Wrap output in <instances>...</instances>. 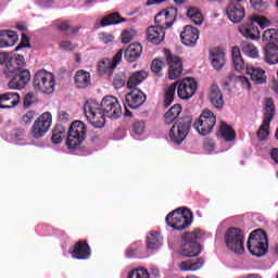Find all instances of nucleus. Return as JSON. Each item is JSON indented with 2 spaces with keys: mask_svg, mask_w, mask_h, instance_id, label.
<instances>
[{
  "mask_svg": "<svg viewBox=\"0 0 278 278\" xmlns=\"http://www.w3.org/2000/svg\"><path fill=\"white\" fill-rule=\"evenodd\" d=\"M74 83L78 88H88V86L91 84L90 73L86 72L85 70L77 71L74 76Z\"/></svg>",
  "mask_w": 278,
  "mask_h": 278,
  "instance_id": "c756f323",
  "label": "nucleus"
},
{
  "mask_svg": "<svg viewBox=\"0 0 278 278\" xmlns=\"http://www.w3.org/2000/svg\"><path fill=\"white\" fill-rule=\"evenodd\" d=\"M84 114L92 127L98 129L105 127V117L108 116L97 100L89 99L85 102Z\"/></svg>",
  "mask_w": 278,
  "mask_h": 278,
  "instance_id": "f257e3e1",
  "label": "nucleus"
},
{
  "mask_svg": "<svg viewBox=\"0 0 278 278\" xmlns=\"http://www.w3.org/2000/svg\"><path fill=\"white\" fill-rule=\"evenodd\" d=\"M208 100L216 110H223L225 106V97L223 96V91H220V87H218V85H212L208 88Z\"/></svg>",
  "mask_w": 278,
  "mask_h": 278,
  "instance_id": "412c9836",
  "label": "nucleus"
},
{
  "mask_svg": "<svg viewBox=\"0 0 278 278\" xmlns=\"http://www.w3.org/2000/svg\"><path fill=\"white\" fill-rule=\"evenodd\" d=\"M204 148L206 151H214V142L213 141H205L204 142Z\"/></svg>",
  "mask_w": 278,
  "mask_h": 278,
  "instance_id": "0e129e2a",
  "label": "nucleus"
},
{
  "mask_svg": "<svg viewBox=\"0 0 278 278\" xmlns=\"http://www.w3.org/2000/svg\"><path fill=\"white\" fill-rule=\"evenodd\" d=\"M90 247L86 242L79 241L75 247L72 253V256L75 260H88L90 257Z\"/></svg>",
  "mask_w": 278,
  "mask_h": 278,
  "instance_id": "c85d7f7f",
  "label": "nucleus"
},
{
  "mask_svg": "<svg viewBox=\"0 0 278 278\" xmlns=\"http://www.w3.org/2000/svg\"><path fill=\"white\" fill-rule=\"evenodd\" d=\"M55 27H56V29H60V31H66V29H68V23L67 22H56Z\"/></svg>",
  "mask_w": 278,
  "mask_h": 278,
  "instance_id": "052dcab7",
  "label": "nucleus"
},
{
  "mask_svg": "<svg viewBox=\"0 0 278 278\" xmlns=\"http://www.w3.org/2000/svg\"><path fill=\"white\" fill-rule=\"evenodd\" d=\"M166 62L168 65V79H179V76L184 73V63L177 55L170 54L168 50L165 51Z\"/></svg>",
  "mask_w": 278,
  "mask_h": 278,
  "instance_id": "4468645a",
  "label": "nucleus"
},
{
  "mask_svg": "<svg viewBox=\"0 0 278 278\" xmlns=\"http://www.w3.org/2000/svg\"><path fill=\"white\" fill-rule=\"evenodd\" d=\"M187 16L191 23L194 25H202L203 24V13L198 8H190L187 10Z\"/></svg>",
  "mask_w": 278,
  "mask_h": 278,
  "instance_id": "4c0bfd02",
  "label": "nucleus"
},
{
  "mask_svg": "<svg viewBox=\"0 0 278 278\" xmlns=\"http://www.w3.org/2000/svg\"><path fill=\"white\" fill-rule=\"evenodd\" d=\"M241 49L242 52L248 55V58H260V50H257V47L255 45L249 42V41H243L241 43Z\"/></svg>",
  "mask_w": 278,
  "mask_h": 278,
  "instance_id": "58836bf2",
  "label": "nucleus"
},
{
  "mask_svg": "<svg viewBox=\"0 0 278 278\" xmlns=\"http://www.w3.org/2000/svg\"><path fill=\"white\" fill-rule=\"evenodd\" d=\"M0 65L4 66V75L12 77V74L18 73L20 68H25V56L16 53L0 52Z\"/></svg>",
  "mask_w": 278,
  "mask_h": 278,
  "instance_id": "20e7f679",
  "label": "nucleus"
},
{
  "mask_svg": "<svg viewBox=\"0 0 278 278\" xmlns=\"http://www.w3.org/2000/svg\"><path fill=\"white\" fill-rule=\"evenodd\" d=\"M128 278H149V271L144 268L134 269L129 273Z\"/></svg>",
  "mask_w": 278,
  "mask_h": 278,
  "instance_id": "09e8293b",
  "label": "nucleus"
},
{
  "mask_svg": "<svg viewBox=\"0 0 278 278\" xmlns=\"http://www.w3.org/2000/svg\"><path fill=\"white\" fill-rule=\"evenodd\" d=\"M21 103V94L18 92H7L0 94V110H12Z\"/></svg>",
  "mask_w": 278,
  "mask_h": 278,
  "instance_id": "4be33fe9",
  "label": "nucleus"
},
{
  "mask_svg": "<svg viewBox=\"0 0 278 278\" xmlns=\"http://www.w3.org/2000/svg\"><path fill=\"white\" fill-rule=\"evenodd\" d=\"M273 116H275V101H273L270 98H266L264 118H269V121H273Z\"/></svg>",
  "mask_w": 278,
  "mask_h": 278,
  "instance_id": "c03bdc74",
  "label": "nucleus"
},
{
  "mask_svg": "<svg viewBox=\"0 0 278 278\" xmlns=\"http://www.w3.org/2000/svg\"><path fill=\"white\" fill-rule=\"evenodd\" d=\"M181 114V104H174L164 115V122L166 125H173Z\"/></svg>",
  "mask_w": 278,
  "mask_h": 278,
  "instance_id": "72a5a7b5",
  "label": "nucleus"
},
{
  "mask_svg": "<svg viewBox=\"0 0 278 278\" xmlns=\"http://www.w3.org/2000/svg\"><path fill=\"white\" fill-rule=\"evenodd\" d=\"M245 72L256 85L266 84L268 77L262 67L247 66Z\"/></svg>",
  "mask_w": 278,
  "mask_h": 278,
  "instance_id": "a878e982",
  "label": "nucleus"
},
{
  "mask_svg": "<svg viewBox=\"0 0 278 278\" xmlns=\"http://www.w3.org/2000/svg\"><path fill=\"white\" fill-rule=\"evenodd\" d=\"M184 1H186V0H174V2L177 3V5H181V3H184Z\"/></svg>",
  "mask_w": 278,
  "mask_h": 278,
  "instance_id": "338daca9",
  "label": "nucleus"
},
{
  "mask_svg": "<svg viewBox=\"0 0 278 278\" xmlns=\"http://www.w3.org/2000/svg\"><path fill=\"white\" fill-rule=\"evenodd\" d=\"M34 118H36V112L28 111L26 114L22 116L21 123L22 125H31Z\"/></svg>",
  "mask_w": 278,
  "mask_h": 278,
  "instance_id": "8fccbe9b",
  "label": "nucleus"
},
{
  "mask_svg": "<svg viewBox=\"0 0 278 278\" xmlns=\"http://www.w3.org/2000/svg\"><path fill=\"white\" fill-rule=\"evenodd\" d=\"M144 122H135L132 125V130L137 136H141V134H144Z\"/></svg>",
  "mask_w": 278,
  "mask_h": 278,
  "instance_id": "6e6d98bb",
  "label": "nucleus"
},
{
  "mask_svg": "<svg viewBox=\"0 0 278 278\" xmlns=\"http://www.w3.org/2000/svg\"><path fill=\"white\" fill-rule=\"evenodd\" d=\"M33 86L43 94H51L55 90V77L51 72L40 70L35 74Z\"/></svg>",
  "mask_w": 278,
  "mask_h": 278,
  "instance_id": "39448f33",
  "label": "nucleus"
},
{
  "mask_svg": "<svg viewBox=\"0 0 278 278\" xmlns=\"http://www.w3.org/2000/svg\"><path fill=\"white\" fill-rule=\"evenodd\" d=\"M59 118H60V121H62L63 123H66V122L68 121V118H70V115H68V113H66L65 111H61V112L59 113Z\"/></svg>",
  "mask_w": 278,
  "mask_h": 278,
  "instance_id": "e2e57ef3",
  "label": "nucleus"
},
{
  "mask_svg": "<svg viewBox=\"0 0 278 278\" xmlns=\"http://www.w3.org/2000/svg\"><path fill=\"white\" fill-rule=\"evenodd\" d=\"M278 41V30L275 28L266 29L263 33V42L265 45H275Z\"/></svg>",
  "mask_w": 278,
  "mask_h": 278,
  "instance_id": "a19ab883",
  "label": "nucleus"
},
{
  "mask_svg": "<svg viewBox=\"0 0 278 278\" xmlns=\"http://www.w3.org/2000/svg\"><path fill=\"white\" fill-rule=\"evenodd\" d=\"M18 42V35L14 30H0V49L14 47Z\"/></svg>",
  "mask_w": 278,
  "mask_h": 278,
  "instance_id": "b1692460",
  "label": "nucleus"
},
{
  "mask_svg": "<svg viewBox=\"0 0 278 278\" xmlns=\"http://www.w3.org/2000/svg\"><path fill=\"white\" fill-rule=\"evenodd\" d=\"M9 77H12L8 84L10 90H23L31 80V73L29 70H23L22 67Z\"/></svg>",
  "mask_w": 278,
  "mask_h": 278,
  "instance_id": "f8f14e48",
  "label": "nucleus"
},
{
  "mask_svg": "<svg viewBox=\"0 0 278 278\" xmlns=\"http://www.w3.org/2000/svg\"><path fill=\"white\" fill-rule=\"evenodd\" d=\"M210 61L215 71H222L227 63L225 52L218 48H214L210 52Z\"/></svg>",
  "mask_w": 278,
  "mask_h": 278,
  "instance_id": "5701e85b",
  "label": "nucleus"
},
{
  "mask_svg": "<svg viewBox=\"0 0 278 278\" xmlns=\"http://www.w3.org/2000/svg\"><path fill=\"white\" fill-rule=\"evenodd\" d=\"M76 46L70 40H63L60 42V49L62 51H75Z\"/></svg>",
  "mask_w": 278,
  "mask_h": 278,
  "instance_id": "5fc2aeb1",
  "label": "nucleus"
},
{
  "mask_svg": "<svg viewBox=\"0 0 278 278\" xmlns=\"http://www.w3.org/2000/svg\"><path fill=\"white\" fill-rule=\"evenodd\" d=\"M188 131H190V122H179L170 128L169 138L175 144H181V141L186 140Z\"/></svg>",
  "mask_w": 278,
  "mask_h": 278,
  "instance_id": "2eb2a0df",
  "label": "nucleus"
},
{
  "mask_svg": "<svg viewBox=\"0 0 278 278\" xmlns=\"http://www.w3.org/2000/svg\"><path fill=\"white\" fill-rule=\"evenodd\" d=\"M137 31L134 28H127L122 33V42L123 45H129L134 37L136 36Z\"/></svg>",
  "mask_w": 278,
  "mask_h": 278,
  "instance_id": "a18cd8bd",
  "label": "nucleus"
},
{
  "mask_svg": "<svg viewBox=\"0 0 278 278\" xmlns=\"http://www.w3.org/2000/svg\"><path fill=\"white\" fill-rule=\"evenodd\" d=\"M200 33L194 26L187 25L180 33V40L185 47H194L199 40Z\"/></svg>",
  "mask_w": 278,
  "mask_h": 278,
  "instance_id": "6ab92c4d",
  "label": "nucleus"
},
{
  "mask_svg": "<svg viewBox=\"0 0 278 278\" xmlns=\"http://www.w3.org/2000/svg\"><path fill=\"white\" fill-rule=\"evenodd\" d=\"M85 139L86 124H84L81 121L73 122L67 134V149H77V147H79Z\"/></svg>",
  "mask_w": 278,
  "mask_h": 278,
  "instance_id": "6e6552de",
  "label": "nucleus"
},
{
  "mask_svg": "<svg viewBox=\"0 0 278 278\" xmlns=\"http://www.w3.org/2000/svg\"><path fill=\"white\" fill-rule=\"evenodd\" d=\"M165 223L172 229H176L177 231H181L187 229L192 225V211L188 208H177L172 211L165 218Z\"/></svg>",
  "mask_w": 278,
  "mask_h": 278,
  "instance_id": "7ed1b4c3",
  "label": "nucleus"
},
{
  "mask_svg": "<svg viewBox=\"0 0 278 278\" xmlns=\"http://www.w3.org/2000/svg\"><path fill=\"white\" fill-rule=\"evenodd\" d=\"M226 247L232 253L242 255L244 253V233L239 228H230L225 235Z\"/></svg>",
  "mask_w": 278,
  "mask_h": 278,
  "instance_id": "0eeeda50",
  "label": "nucleus"
},
{
  "mask_svg": "<svg viewBox=\"0 0 278 278\" xmlns=\"http://www.w3.org/2000/svg\"><path fill=\"white\" fill-rule=\"evenodd\" d=\"M37 102H38V96H36V93L34 92H28L24 98V108H31V105H34V103H37Z\"/></svg>",
  "mask_w": 278,
  "mask_h": 278,
  "instance_id": "de8ad7c7",
  "label": "nucleus"
},
{
  "mask_svg": "<svg viewBox=\"0 0 278 278\" xmlns=\"http://www.w3.org/2000/svg\"><path fill=\"white\" fill-rule=\"evenodd\" d=\"M53 123V117L49 112L42 113L33 125L31 134L34 138H42L47 131H49Z\"/></svg>",
  "mask_w": 278,
  "mask_h": 278,
  "instance_id": "ddd939ff",
  "label": "nucleus"
},
{
  "mask_svg": "<svg viewBox=\"0 0 278 278\" xmlns=\"http://www.w3.org/2000/svg\"><path fill=\"white\" fill-rule=\"evenodd\" d=\"M232 53V66L235 71L238 73H242L244 68H247V64L244 63V59H242V53L240 52V48L233 47L231 50Z\"/></svg>",
  "mask_w": 278,
  "mask_h": 278,
  "instance_id": "2f4dec72",
  "label": "nucleus"
},
{
  "mask_svg": "<svg viewBox=\"0 0 278 278\" xmlns=\"http://www.w3.org/2000/svg\"><path fill=\"white\" fill-rule=\"evenodd\" d=\"M239 31L244 38H250V40H260V28L253 21L242 24L239 27Z\"/></svg>",
  "mask_w": 278,
  "mask_h": 278,
  "instance_id": "393cba45",
  "label": "nucleus"
},
{
  "mask_svg": "<svg viewBox=\"0 0 278 278\" xmlns=\"http://www.w3.org/2000/svg\"><path fill=\"white\" fill-rule=\"evenodd\" d=\"M66 136V129H64L63 126L58 125L52 130V137L51 140L53 144H60L62 140H64V137Z\"/></svg>",
  "mask_w": 278,
  "mask_h": 278,
  "instance_id": "79ce46f5",
  "label": "nucleus"
},
{
  "mask_svg": "<svg viewBox=\"0 0 278 278\" xmlns=\"http://www.w3.org/2000/svg\"><path fill=\"white\" fill-rule=\"evenodd\" d=\"M125 74H117L114 77L113 84L115 88H123V86H125Z\"/></svg>",
  "mask_w": 278,
  "mask_h": 278,
  "instance_id": "864d4df0",
  "label": "nucleus"
},
{
  "mask_svg": "<svg viewBox=\"0 0 278 278\" xmlns=\"http://www.w3.org/2000/svg\"><path fill=\"white\" fill-rule=\"evenodd\" d=\"M176 88L179 99L189 101V99H192L193 96L197 94L199 83L192 77H186L176 81Z\"/></svg>",
  "mask_w": 278,
  "mask_h": 278,
  "instance_id": "1a4fd4ad",
  "label": "nucleus"
},
{
  "mask_svg": "<svg viewBox=\"0 0 278 278\" xmlns=\"http://www.w3.org/2000/svg\"><path fill=\"white\" fill-rule=\"evenodd\" d=\"M142 55V45L135 42L130 43L124 52L126 62H136Z\"/></svg>",
  "mask_w": 278,
  "mask_h": 278,
  "instance_id": "bb28decb",
  "label": "nucleus"
},
{
  "mask_svg": "<svg viewBox=\"0 0 278 278\" xmlns=\"http://www.w3.org/2000/svg\"><path fill=\"white\" fill-rule=\"evenodd\" d=\"M150 273L153 277H160V269H157V267H151Z\"/></svg>",
  "mask_w": 278,
  "mask_h": 278,
  "instance_id": "69168bd1",
  "label": "nucleus"
},
{
  "mask_svg": "<svg viewBox=\"0 0 278 278\" xmlns=\"http://www.w3.org/2000/svg\"><path fill=\"white\" fill-rule=\"evenodd\" d=\"M126 116H131V112L126 111Z\"/></svg>",
  "mask_w": 278,
  "mask_h": 278,
  "instance_id": "774afa93",
  "label": "nucleus"
},
{
  "mask_svg": "<svg viewBox=\"0 0 278 278\" xmlns=\"http://www.w3.org/2000/svg\"><path fill=\"white\" fill-rule=\"evenodd\" d=\"M264 51V62L269 65L278 64V46L267 45L263 49Z\"/></svg>",
  "mask_w": 278,
  "mask_h": 278,
  "instance_id": "cd10ccee",
  "label": "nucleus"
},
{
  "mask_svg": "<svg viewBox=\"0 0 278 278\" xmlns=\"http://www.w3.org/2000/svg\"><path fill=\"white\" fill-rule=\"evenodd\" d=\"M177 91V83L172 84L165 90L164 108H168L175 101V92Z\"/></svg>",
  "mask_w": 278,
  "mask_h": 278,
  "instance_id": "37998d69",
  "label": "nucleus"
},
{
  "mask_svg": "<svg viewBox=\"0 0 278 278\" xmlns=\"http://www.w3.org/2000/svg\"><path fill=\"white\" fill-rule=\"evenodd\" d=\"M29 37L27 35H22V40L20 45L14 49V51H21V49L29 48Z\"/></svg>",
  "mask_w": 278,
  "mask_h": 278,
  "instance_id": "13d9d810",
  "label": "nucleus"
},
{
  "mask_svg": "<svg viewBox=\"0 0 278 278\" xmlns=\"http://www.w3.org/2000/svg\"><path fill=\"white\" fill-rule=\"evenodd\" d=\"M100 108H102L106 118H121L123 114V106H121L118 98L114 96H105L100 103Z\"/></svg>",
  "mask_w": 278,
  "mask_h": 278,
  "instance_id": "9b49d317",
  "label": "nucleus"
},
{
  "mask_svg": "<svg viewBox=\"0 0 278 278\" xmlns=\"http://www.w3.org/2000/svg\"><path fill=\"white\" fill-rule=\"evenodd\" d=\"M248 251L255 257H263L268 253V237L264 230L257 229L251 232L248 242Z\"/></svg>",
  "mask_w": 278,
  "mask_h": 278,
  "instance_id": "f03ea898",
  "label": "nucleus"
},
{
  "mask_svg": "<svg viewBox=\"0 0 278 278\" xmlns=\"http://www.w3.org/2000/svg\"><path fill=\"white\" fill-rule=\"evenodd\" d=\"M164 66H166L164 61H162L160 59H155V60L152 61L151 71L153 73H161V71L164 68Z\"/></svg>",
  "mask_w": 278,
  "mask_h": 278,
  "instance_id": "3c124183",
  "label": "nucleus"
},
{
  "mask_svg": "<svg viewBox=\"0 0 278 278\" xmlns=\"http://www.w3.org/2000/svg\"><path fill=\"white\" fill-rule=\"evenodd\" d=\"M238 81H240L242 88H244L245 90H251V81H249V78L240 76L238 78Z\"/></svg>",
  "mask_w": 278,
  "mask_h": 278,
  "instance_id": "bf43d9fd",
  "label": "nucleus"
},
{
  "mask_svg": "<svg viewBox=\"0 0 278 278\" xmlns=\"http://www.w3.org/2000/svg\"><path fill=\"white\" fill-rule=\"evenodd\" d=\"M148 74L144 71L135 72L130 75L127 81V88L132 89L140 86L144 79H147Z\"/></svg>",
  "mask_w": 278,
  "mask_h": 278,
  "instance_id": "473e14b6",
  "label": "nucleus"
},
{
  "mask_svg": "<svg viewBox=\"0 0 278 278\" xmlns=\"http://www.w3.org/2000/svg\"><path fill=\"white\" fill-rule=\"evenodd\" d=\"M201 236H203L201 230H195L186 235V241L181 251V254L185 255V257H197V255L201 253V245L197 242V240L201 239Z\"/></svg>",
  "mask_w": 278,
  "mask_h": 278,
  "instance_id": "9d476101",
  "label": "nucleus"
},
{
  "mask_svg": "<svg viewBox=\"0 0 278 278\" xmlns=\"http://www.w3.org/2000/svg\"><path fill=\"white\" fill-rule=\"evenodd\" d=\"M273 119L264 118L262 125L257 130V138L258 140H268V136L270 135V122Z\"/></svg>",
  "mask_w": 278,
  "mask_h": 278,
  "instance_id": "c9c22d12",
  "label": "nucleus"
},
{
  "mask_svg": "<svg viewBox=\"0 0 278 278\" xmlns=\"http://www.w3.org/2000/svg\"><path fill=\"white\" fill-rule=\"evenodd\" d=\"M147 101V94L141 90L134 89L126 94L125 108H130L131 110H138Z\"/></svg>",
  "mask_w": 278,
  "mask_h": 278,
  "instance_id": "a211bd4d",
  "label": "nucleus"
},
{
  "mask_svg": "<svg viewBox=\"0 0 278 278\" xmlns=\"http://www.w3.org/2000/svg\"><path fill=\"white\" fill-rule=\"evenodd\" d=\"M239 77L235 74H230L225 78V86H228L229 88H233L236 86V83L238 81Z\"/></svg>",
  "mask_w": 278,
  "mask_h": 278,
  "instance_id": "4d7b16f0",
  "label": "nucleus"
},
{
  "mask_svg": "<svg viewBox=\"0 0 278 278\" xmlns=\"http://www.w3.org/2000/svg\"><path fill=\"white\" fill-rule=\"evenodd\" d=\"M204 264L205 261H203V258L184 261L179 264V269L185 273L201 270Z\"/></svg>",
  "mask_w": 278,
  "mask_h": 278,
  "instance_id": "7c9ffc66",
  "label": "nucleus"
},
{
  "mask_svg": "<svg viewBox=\"0 0 278 278\" xmlns=\"http://www.w3.org/2000/svg\"><path fill=\"white\" fill-rule=\"evenodd\" d=\"M119 23H125V18L121 20V15L118 13H112L104 16L101 20V27H108L110 25H118Z\"/></svg>",
  "mask_w": 278,
  "mask_h": 278,
  "instance_id": "e433bc0d",
  "label": "nucleus"
},
{
  "mask_svg": "<svg viewBox=\"0 0 278 278\" xmlns=\"http://www.w3.org/2000/svg\"><path fill=\"white\" fill-rule=\"evenodd\" d=\"M253 23H256L262 29H266V27L270 26V20L262 16V15H253L252 16Z\"/></svg>",
  "mask_w": 278,
  "mask_h": 278,
  "instance_id": "49530a36",
  "label": "nucleus"
},
{
  "mask_svg": "<svg viewBox=\"0 0 278 278\" xmlns=\"http://www.w3.org/2000/svg\"><path fill=\"white\" fill-rule=\"evenodd\" d=\"M166 0H148L146 2L147 8H151V5H160V3H164Z\"/></svg>",
  "mask_w": 278,
  "mask_h": 278,
  "instance_id": "680f3d73",
  "label": "nucleus"
},
{
  "mask_svg": "<svg viewBox=\"0 0 278 278\" xmlns=\"http://www.w3.org/2000/svg\"><path fill=\"white\" fill-rule=\"evenodd\" d=\"M176 18L177 9L170 7L157 13L156 16L154 17V21L156 25H162V27L168 29V27H173V24L175 23Z\"/></svg>",
  "mask_w": 278,
  "mask_h": 278,
  "instance_id": "dca6fc26",
  "label": "nucleus"
},
{
  "mask_svg": "<svg viewBox=\"0 0 278 278\" xmlns=\"http://www.w3.org/2000/svg\"><path fill=\"white\" fill-rule=\"evenodd\" d=\"M147 247L150 251H157L162 247V237L157 232H150L147 238Z\"/></svg>",
  "mask_w": 278,
  "mask_h": 278,
  "instance_id": "f704fd0d",
  "label": "nucleus"
},
{
  "mask_svg": "<svg viewBox=\"0 0 278 278\" xmlns=\"http://www.w3.org/2000/svg\"><path fill=\"white\" fill-rule=\"evenodd\" d=\"M123 60V50H119L113 59H102L98 64V73L100 75H105V73H110L114 71L116 66Z\"/></svg>",
  "mask_w": 278,
  "mask_h": 278,
  "instance_id": "f3484780",
  "label": "nucleus"
},
{
  "mask_svg": "<svg viewBox=\"0 0 278 278\" xmlns=\"http://www.w3.org/2000/svg\"><path fill=\"white\" fill-rule=\"evenodd\" d=\"M220 136L226 140V142H231L236 140V131L231 129L226 123H222L219 126Z\"/></svg>",
  "mask_w": 278,
  "mask_h": 278,
  "instance_id": "ea45409f",
  "label": "nucleus"
},
{
  "mask_svg": "<svg viewBox=\"0 0 278 278\" xmlns=\"http://www.w3.org/2000/svg\"><path fill=\"white\" fill-rule=\"evenodd\" d=\"M165 29L166 28L162 26V24L148 27L147 38L149 42H152V45H161V42H164V38H166Z\"/></svg>",
  "mask_w": 278,
  "mask_h": 278,
  "instance_id": "aec40b11",
  "label": "nucleus"
},
{
  "mask_svg": "<svg viewBox=\"0 0 278 278\" xmlns=\"http://www.w3.org/2000/svg\"><path fill=\"white\" fill-rule=\"evenodd\" d=\"M99 40L102 41L103 45H110L111 42H114V37L110 33H100Z\"/></svg>",
  "mask_w": 278,
  "mask_h": 278,
  "instance_id": "603ef678",
  "label": "nucleus"
},
{
  "mask_svg": "<svg viewBox=\"0 0 278 278\" xmlns=\"http://www.w3.org/2000/svg\"><path fill=\"white\" fill-rule=\"evenodd\" d=\"M216 125V115L214 112L205 109L200 114L199 118L195 119L193 127L200 136H207V134H212L214 127Z\"/></svg>",
  "mask_w": 278,
  "mask_h": 278,
  "instance_id": "423d86ee",
  "label": "nucleus"
}]
</instances>
